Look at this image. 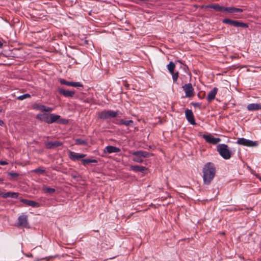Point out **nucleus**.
Masks as SVG:
<instances>
[{
	"label": "nucleus",
	"instance_id": "21",
	"mask_svg": "<svg viewBox=\"0 0 261 261\" xmlns=\"http://www.w3.org/2000/svg\"><path fill=\"white\" fill-rule=\"evenodd\" d=\"M243 11V9L240 8H237L233 7H225V12L229 13H239L242 12Z\"/></svg>",
	"mask_w": 261,
	"mask_h": 261
},
{
	"label": "nucleus",
	"instance_id": "28",
	"mask_svg": "<svg viewBox=\"0 0 261 261\" xmlns=\"http://www.w3.org/2000/svg\"><path fill=\"white\" fill-rule=\"evenodd\" d=\"M97 162V160H95V159H83L82 160V163L84 165H86L90 163H96Z\"/></svg>",
	"mask_w": 261,
	"mask_h": 261
},
{
	"label": "nucleus",
	"instance_id": "17",
	"mask_svg": "<svg viewBox=\"0 0 261 261\" xmlns=\"http://www.w3.org/2000/svg\"><path fill=\"white\" fill-rule=\"evenodd\" d=\"M150 153L145 151H137L133 153L134 156H137L139 158H148L150 156Z\"/></svg>",
	"mask_w": 261,
	"mask_h": 261
},
{
	"label": "nucleus",
	"instance_id": "4",
	"mask_svg": "<svg viewBox=\"0 0 261 261\" xmlns=\"http://www.w3.org/2000/svg\"><path fill=\"white\" fill-rule=\"evenodd\" d=\"M17 227L29 228L30 225L28 221V217L27 215L22 214L17 219V223L16 224Z\"/></svg>",
	"mask_w": 261,
	"mask_h": 261
},
{
	"label": "nucleus",
	"instance_id": "25",
	"mask_svg": "<svg viewBox=\"0 0 261 261\" xmlns=\"http://www.w3.org/2000/svg\"><path fill=\"white\" fill-rule=\"evenodd\" d=\"M212 8L218 12H225V7L220 6L218 4H212Z\"/></svg>",
	"mask_w": 261,
	"mask_h": 261
},
{
	"label": "nucleus",
	"instance_id": "24",
	"mask_svg": "<svg viewBox=\"0 0 261 261\" xmlns=\"http://www.w3.org/2000/svg\"><path fill=\"white\" fill-rule=\"evenodd\" d=\"M131 170L135 172H143L146 168L142 166H132L130 167Z\"/></svg>",
	"mask_w": 261,
	"mask_h": 261
},
{
	"label": "nucleus",
	"instance_id": "7",
	"mask_svg": "<svg viewBox=\"0 0 261 261\" xmlns=\"http://www.w3.org/2000/svg\"><path fill=\"white\" fill-rule=\"evenodd\" d=\"M182 89L185 92L186 97H190L194 95V88L191 83L184 85Z\"/></svg>",
	"mask_w": 261,
	"mask_h": 261
},
{
	"label": "nucleus",
	"instance_id": "35",
	"mask_svg": "<svg viewBox=\"0 0 261 261\" xmlns=\"http://www.w3.org/2000/svg\"><path fill=\"white\" fill-rule=\"evenodd\" d=\"M33 172H36V173H43L44 172V170L40 169V168H36L33 170Z\"/></svg>",
	"mask_w": 261,
	"mask_h": 261
},
{
	"label": "nucleus",
	"instance_id": "32",
	"mask_svg": "<svg viewBox=\"0 0 261 261\" xmlns=\"http://www.w3.org/2000/svg\"><path fill=\"white\" fill-rule=\"evenodd\" d=\"M172 76V80L173 82H176L178 79V72H173V73H171Z\"/></svg>",
	"mask_w": 261,
	"mask_h": 261
},
{
	"label": "nucleus",
	"instance_id": "26",
	"mask_svg": "<svg viewBox=\"0 0 261 261\" xmlns=\"http://www.w3.org/2000/svg\"><path fill=\"white\" fill-rule=\"evenodd\" d=\"M43 191L47 194H53L55 192V189L51 188L45 186H43L42 187Z\"/></svg>",
	"mask_w": 261,
	"mask_h": 261
},
{
	"label": "nucleus",
	"instance_id": "20",
	"mask_svg": "<svg viewBox=\"0 0 261 261\" xmlns=\"http://www.w3.org/2000/svg\"><path fill=\"white\" fill-rule=\"evenodd\" d=\"M0 196H1L3 198H6L8 197H11L16 198L18 197V193L15 192H7V193H1Z\"/></svg>",
	"mask_w": 261,
	"mask_h": 261
},
{
	"label": "nucleus",
	"instance_id": "22",
	"mask_svg": "<svg viewBox=\"0 0 261 261\" xmlns=\"http://www.w3.org/2000/svg\"><path fill=\"white\" fill-rule=\"evenodd\" d=\"M35 109L40 110L42 112H50L53 110V109L48 107H46L44 105H37Z\"/></svg>",
	"mask_w": 261,
	"mask_h": 261
},
{
	"label": "nucleus",
	"instance_id": "23",
	"mask_svg": "<svg viewBox=\"0 0 261 261\" xmlns=\"http://www.w3.org/2000/svg\"><path fill=\"white\" fill-rule=\"evenodd\" d=\"M60 118L61 117L60 115H56L55 114H49V124L59 121L60 119Z\"/></svg>",
	"mask_w": 261,
	"mask_h": 261
},
{
	"label": "nucleus",
	"instance_id": "8",
	"mask_svg": "<svg viewBox=\"0 0 261 261\" xmlns=\"http://www.w3.org/2000/svg\"><path fill=\"white\" fill-rule=\"evenodd\" d=\"M202 137L207 142L212 144H216L221 140L220 138H215L211 135H203Z\"/></svg>",
	"mask_w": 261,
	"mask_h": 261
},
{
	"label": "nucleus",
	"instance_id": "9",
	"mask_svg": "<svg viewBox=\"0 0 261 261\" xmlns=\"http://www.w3.org/2000/svg\"><path fill=\"white\" fill-rule=\"evenodd\" d=\"M186 118L188 121L192 125L196 124L193 112L191 110L187 109L185 111Z\"/></svg>",
	"mask_w": 261,
	"mask_h": 261
},
{
	"label": "nucleus",
	"instance_id": "6",
	"mask_svg": "<svg viewBox=\"0 0 261 261\" xmlns=\"http://www.w3.org/2000/svg\"><path fill=\"white\" fill-rule=\"evenodd\" d=\"M237 143L240 145L247 147H254L258 145L257 141H252L244 138H239L237 141Z\"/></svg>",
	"mask_w": 261,
	"mask_h": 261
},
{
	"label": "nucleus",
	"instance_id": "27",
	"mask_svg": "<svg viewBox=\"0 0 261 261\" xmlns=\"http://www.w3.org/2000/svg\"><path fill=\"white\" fill-rule=\"evenodd\" d=\"M167 68L170 73H173L175 65L173 62H170L167 66Z\"/></svg>",
	"mask_w": 261,
	"mask_h": 261
},
{
	"label": "nucleus",
	"instance_id": "36",
	"mask_svg": "<svg viewBox=\"0 0 261 261\" xmlns=\"http://www.w3.org/2000/svg\"><path fill=\"white\" fill-rule=\"evenodd\" d=\"M8 164V163L6 161H0V165H5Z\"/></svg>",
	"mask_w": 261,
	"mask_h": 261
},
{
	"label": "nucleus",
	"instance_id": "10",
	"mask_svg": "<svg viewBox=\"0 0 261 261\" xmlns=\"http://www.w3.org/2000/svg\"><path fill=\"white\" fill-rule=\"evenodd\" d=\"M60 82L61 84L65 85L68 86L74 87H83V85L80 82H74L67 81L64 79H61Z\"/></svg>",
	"mask_w": 261,
	"mask_h": 261
},
{
	"label": "nucleus",
	"instance_id": "14",
	"mask_svg": "<svg viewBox=\"0 0 261 261\" xmlns=\"http://www.w3.org/2000/svg\"><path fill=\"white\" fill-rule=\"evenodd\" d=\"M21 201L28 206H30L33 207H39L40 204L33 200H29L27 199H22Z\"/></svg>",
	"mask_w": 261,
	"mask_h": 261
},
{
	"label": "nucleus",
	"instance_id": "40",
	"mask_svg": "<svg viewBox=\"0 0 261 261\" xmlns=\"http://www.w3.org/2000/svg\"><path fill=\"white\" fill-rule=\"evenodd\" d=\"M3 124H4V122L2 120H0V125L2 126Z\"/></svg>",
	"mask_w": 261,
	"mask_h": 261
},
{
	"label": "nucleus",
	"instance_id": "33",
	"mask_svg": "<svg viewBox=\"0 0 261 261\" xmlns=\"http://www.w3.org/2000/svg\"><path fill=\"white\" fill-rule=\"evenodd\" d=\"M133 160L137 163H142L143 160L141 158H139L137 156H134Z\"/></svg>",
	"mask_w": 261,
	"mask_h": 261
},
{
	"label": "nucleus",
	"instance_id": "37",
	"mask_svg": "<svg viewBox=\"0 0 261 261\" xmlns=\"http://www.w3.org/2000/svg\"><path fill=\"white\" fill-rule=\"evenodd\" d=\"M193 106H194V107H199L200 108L201 105H200V103L197 102V103H193Z\"/></svg>",
	"mask_w": 261,
	"mask_h": 261
},
{
	"label": "nucleus",
	"instance_id": "19",
	"mask_svg": "<svg viewBox=\"0 0 261 261\" xmlns=\"http://www.w3.org/2000/svg\"><path fill=\"white\" fill-rule=\"evenodd\" d=\"M105 151L109 153H116L120 151V149L113 146H107L105 148Z\"/></svg>",
	"mask_w": 261,
	"mask_h": 261
},
{
	"label": "nucleus",
	"instance_id": "12",
	"mask_svg": "<svg viewBox=\"0 0 261 261\" xmlns=\"http://www.w3.org/2000/svg\"><path fill=\"white\" fill-rule=\"evenodd\" d=\"M86 154H79V153H75V152H74L73 151H69V158L73 161L82 159V158H84L85 156H86Z\"/></svg>",
	"mask_w": 261,
	"mask_h": 261
},
{
	"label": "nucleus",
	"instance_id": "41",
	"mask_svg": "<svg viewBox=\"0 0 261 261\" xmlns=\"http://www.w3.org/2000/svg\"><path fill=\"white\" fill-rule=\"evenodd\" d=\"M3 46V43L0 41V48H2Z\"/></svg>",
	"mask_w": 261,
	"mask_h": 261
},
{
	"label": "nucleus",
	"instance_id": "42",
	"mask_svg": "<svg viewBox=\"0 0 261 261\" xmlns=\"http://www.w3.org/2000/svg\"><path fill=\"white\" fill-rule=\"evenodd\" d=\"M3 181V179L2 178H0V181Z\"/></svg>",
	"mask_w": 261,
	"mask_h": 261
},
{
	"label": "nucleus",
	"instance_id": "16",
	"mask_svg": "<svg viewBox=\"0 0 261 261\" xmlns=\"http://www.w3.org/2000/svg\"><path fill=\"white\" fill-rule=\"evenodd\" d=\"M36 118L40 121H44L49 124V115L48 114L44 113L37 114Z\"/></svg>",
	"mask_w": 261,
	"mask_h": 261
},
{
	"label": "nucleus",
	"instance_id": "11",
	"mask_svg": "<svg viewBox=\"0 0 261 261\" xmlns=\"http://www.w3.org/2000/svg\"><path fill=\"white\" fill-rule=\"evenodd\" d=\"M62 142L60 141H49L45 144V146L47 149H53L62 146Z\"/></svg>",
	"mask_w": 261,
	"mask_h": 261
},
{
	"label": "nucleus",
	"instance_id": "1",
	"mask_svg": "<svg viewBox=\"0 0 261 261\" xmlns=\"http://www.w3.org/2000/svg\"><path fill=\"white\" fill-rule=\"evenodd\" d=\"M202 172L204 184L209 185L215 175L216 168L214 165L211 162L207 163L204 166Z\"/></svg>",
	"mask_w": 261,
	"mask_h": 261
},
{
	"label": "nucleus",
	"instance_id": "34",
	"mask_svg": "<svg viewBox=\"0 0 261 261\" xmlns=\"http://www.w3.org/2000/svg\"><path fill=\"white\" fill-rule=\"evenodd\" d=\"M8 174L13 179L16 178L19 175L18 173L12 172H9Z\"/></svg>",
	"mask_w": 261,
	"mask_h": 261
},
{
	"label": "nucleus",
	"instance_id": "29",
	"mask_svg": "<svg viewBox=\"0 0 261 261\" xmlns=\"http://www.w3.org/2000/svg\"><path fill=\"white\" fill-rule=\"evenodd\" d=\"M75 144L77 145H86L87 144V142L81 139H77L75 140Z\"/></svg>",
	"mask_w": 261,
	"mask_h": 261
},
{
	"label": "nucleus",
	"instance_id": "30",
	"mask_svg": "<svg viewBox=\"0 0 261 261\" xmlns=\"http://www.w3.org/2000/svg\"><path fill=\"white\" fill-rule=\"evenodd\" d=\"M133 123L132 120H124L123 119L120 120V124H124L126 126L129 125V124Z\"/></svg>",
	"mask_w": 261,
	"mask_h": 261
},
{
	"label": "nucleus",
	"instance_id": "39",
	"mask_svg": "<svg viewBox=\"0 0 261 261\" xmlns=\"http://www.w3.org/2000/svg\"><path fill=\"white\" fill-rule=\"evenodd\" d=\"M25 256L27 257H33V256L32 254H31V253L27 254L25 255Z\"/></svg>",
	"mask_w": 261,
	"mask_h": 261
},
{
	"label": "nucleus",
	"instance_id": "18",
	"mask_svg": "<svg viewBox=\"0 0 261 261\" xmlns=\"http://www.w3.org/2000/svg\"><path fill=\"white\" fill-rule=\"evenodd\" d=\"M247 110L249 111H257L261 110V104L250 103L247 106Z\"/></svg>",
	"mask_w": 261,
	"mask_h": 261
},
{
	"label": "nucleus",
	"instance_id": "38",
	"mask_svg": "<svg viewBox=\"0 0 261 261\" xmlns=\"http://www.w3.org/2000/svg\"><path fill=\"white\" fill-rule=\"evenodd\" d=\"M212 4L202 6V7H204L205 8H212Z\"/></svg>",
	"mask_w": 261,
	"mask_h": 261
},
{
	"label": "nucleus",
	"instance_id": "31",
	"mask_svg": "<svg viewBox=\"0 0 261 261\" xmlns=\"http://www.w3.org/2000/svg\"><path fill=\"white\" fill-rule=\"evenodd\" d=\"M31 97V95L29 94H24L23 95H21L17 97V99L20 100H22L24 99L30 98Z\"/></svg>",
	"mask_w": 261,
	"mask_h": 261
},
{
	"label": "nucleus",
	"instance_id": "15",
	"mask_svg": "<svg viewBox=\"0 0 261 261\" xmlns=\"http://www.w3.org/2000/svg\"><path fill=\"white\" fill-rule=\"evenodd\" d=\"M217 92H218V88L216 87L214 88L213 89V90L210 91L208 92L207 96L206 97L207 101L209 102H211L212 100H213L215 98V96H216V95Z\"/></svg>",
	"mask_w": 261,
	"mask_h": 261
},
{
	"label": "nucleus",
	"instance_id": "5",
	"mask_svg": "<svg viewBox=\"0 0 261 261\" xmlns=\"http://www.w3.org/2000/svg\"><path fill=\"white\" fill-rule=\"evenodd\" d=\"M222 22L225 24H230L236 27H241L243 28H248V25L247 23L239 21L231 20L228 18L223 19Z\"/></svg>",
	"mask_w": 261,
	"mask_h": 261
},
{
	"label": "nucleus",
	"instance_id": "13",
	"mask_svg": "<svg viewBox=\"0 0 261 261\" xmlns=\"http://www.w3.org/2000/svg\"><path fill=\"white\" fill-rule=\"evenodd\" d=\"M59 92L60 94L66 97H72L75 94L74 91H69L63 89H59Z\"/></svg>",
	"mask_w": 261,
	"mask_h": 261
},
{
	"label": "nucleus",
	"instance_id": "2",
	"mask_svg": "<svg viewBox=\"0 0 261 261\" xmlns=\"http://www.w3.org/2000/svg\"><path fill=\"white\" fill-rule=\"evenodd\" d=\"M217 150L220 155L225 160H228L231 157L232 153L226 144H220L218 145Z\"/></svg>",
	"mask_w": 261,
	"mask_h": 261
},
{
	"label": "nucleus",
	"instance_id": "3",
	"mask_svg": "<svg viewBox=\"0 0 261 261\" xmlns=\"http://www.w3.org/2000/svg\"><path fill=\"white\" fill-rule=\"evenodd\" d=\"M118 112L112 110H103L97 113L98 117L103 120L115 118L118 115Z\"/></svg>",
	"mask_w": 261,
	"mask_h": 261
}]
</instances>
